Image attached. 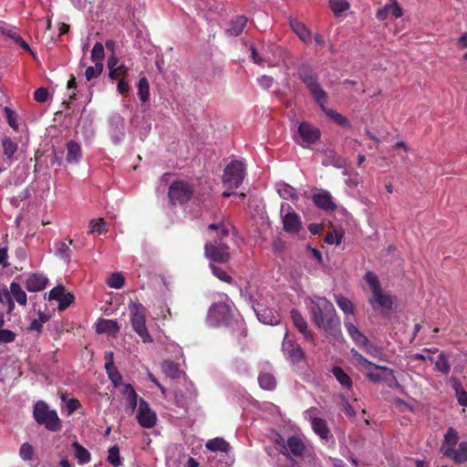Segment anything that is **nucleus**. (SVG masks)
Wrapping results in <instances>:
<instances>
[{
    "mask_svg": "<svg viewBox=\"0 0 467 467\" xmlns=\"http://www.w3.org/2000/svg\"><path fill=\"white\" fill-rule=\"evenodd\" d=\"M310 317L312 322L318 328L338 338L341 336V322L337 315L333 304L326 297L315 296L311 300Z\"/></svg>",
    "mask_w": 467,
    "mask_h": 467,
    "instance_id": "obj_1",
    "label": "nucleus"
},
{
    "mask_svg": "<svg viewBox=\"0 0 467 467\" xmlns=\"http://www.w3.org/2000/svg\"><path fill=\"white\" fill-rule=\"evenodd\" d=\"M208 317L217 326L228 327L238 341L247 336L244 319L236 316L234 310L227 304L217 303L213 305L209 309Z\"/></svg>",
    "mask_w": 467,
    "mask_h": 467,
    "instance_id": "obj_2",
    "label": "nucleus"
},
{
    "mask_svg": "<svg viewBox=\"0 0 467 467\" xmlns=\"http://www.w3.org/2000/svg\"><path fill=\"white\" fill-rule=\"evenodd\" d=\"M459 440V432L452 427L448 428L441 445V452L454 463L464 464L467 462V441H461L456 449Z\"/></svg>",
    "mask_w": 467,
    "mask_h": 467,
    "instance_id": "obj_3",
    "label": "nucleus"
},
{
    "mask_svg": "<svg viewBox=\"0 0 467 467\" xmlns=\"http://www.w3.org/2000/svg\"><path fill=\"white\" fill-rule=\"evenodd\" d=\"M298 78L306 85L314 100L318 106L327 104V93L321 88L317 75L314 72L311 66L304 64L297 69Z\"/></svg>",
    "mask_w": 467,
    "mask_h": 467,
    "instance_id": "obj_4",
    "label": "nucleus"
},
{
    "mask_svg": "<svg viewBox=\"0 0 467 467\" xmlns=\"http://www.w3.org/2000/svg\"><path fill=\"white\" fill-rule=\"evenodd\" d=\"M33 417L39 425L52 432L59 431L62 429V421L57 415V410H50L47 403L44 400H38L34 405Z\"/></svg>",
    "mask_w": 467,
    "mask_h": 467,
    "instance_id": "obj_5",
    "label": "nucleus"
},
{
    "mask_svg": "<svg viewBox=\"0 0 467 467\" xmlns=\"http://www.w3.org/2000/svg\"><path fill=\"white\" fill-rule=\"evenodd\" d=\"M130 323L133 330L143 342H151L152 338L146 327V307L139 300H130L129 303Z\"/></svg>",
    "mask_w": 467,
    "mask_h": 467,
    "instance_id": "obj_6",
    "label": "nucleus"
},
{
    "mask_svg": "<svg viewBox=\"0 0 467 467\" xmlns=\"http://www.w3.org/2000/svg\"><path fill=\"white\" fill-rule=\"evenodd\" d=\"M245 175L244 164L240 161H232L223 171V183L229 189L238 188L244 182Z\"/></svg>",
    "mask_w": 467,
    "mask_h": 467,
    "instance_id": "obj_7",
    "label": "nucleus"
},
{
    "mask_svg": "<svg viewBox=\"0 0 467 467\" xmlns=\"http://www.w3.org/2000/svg\"><path fill=\"white\" fill-rule=\"evenodd\" d=\"M194 188L185 181H174L169 187L168 196L172 204H184L192 197Z\"/></svg>",
    "mask_w": 467,
    "mask_h": 467,
    "instance_id": "obj_8",
    "label": "nucleus"
},
{
    "mask_svg": "<svg viewBox=\"0 0 467 467\" xmlns=\"http://www.w3.org/2000/svg\"><path fill=\"white\" fill-rule=\"evenodd\" d=\"M282 351L285 358L293 364H298L306 359L305 351L296 341L295 337L290 335L287 331L283 338Z\"/></svg>",
    "mask_w": 467,
    "mask_h": 467,
    "instance_id": "obj_9",
    "label": "nucleus"
},
{
    "mask_svg": "<svg viewBox=\"0 0 467 467\" xmlns=\"http://www.w3.org/2000/svg\"><path fill=\"white\" fill-rule=\"evenodd\" d=\"M204 254L211 260L220 264L227 263L230 259L229 246L221 240L205 244Z\"/></svg>",
    "mask_w": 467,
    "mask_h": 467,
    "instance_id": "obj_10",
    "label": "nucleus"
},
{
    "mask_svg": "<svg viewBox=\"0 0 467 467\" xmlns=\"http://www.w3.org/2000/svg\"><path fill=\"white\" fill-rule=\"evenodd\" d=\"M136 419L142 428L150 429L156 424V413L150 408L149 403L142 398H140Z\"/></svg>",
    "mask_w": 467,
    "mask_h": 467,
    "instance_id": "obj_11",
    "label": "nucleus"
},
{
    "mask_svg": "<svg viewBox=\"0 0 467 467\" xmlns=\"http://www.w3.org/2000/svg\"><path fill=\"white\" fill-rule=\"evenodd\" d=\"M399 302L396 296L384 295L381 293V319L388 317L390 321L395 320L398 322L399 315Z\"/></svg>",
    "mask_w": 467,
    "mask_h": 467,
    "instance_id": "obj_12",
    "label": "nucleus"
},
{
    "mask_svg": "<svg viewBox=\"0 0 467 467\" xmlns=\"http://www.w3.org/2000/svg\"><path fill=\"white\" fill-rule=\"evenodd\" d=\"M351 355L353 358L358 363V365L364 369L367 377L373 382H378L379 380V367L376 364L368 361L366 358H364L358 351L354 348L351 349Z\"/></svg>",
    "mask_w": 467,
    "mask_h": 467,
    "instance_id": "obj_13",
    "label": "nucleus"
},
{
    "mask_svg": "<svg viewBox=\"0 0 467 467\" xmlns=\"http://www.w3.org/2000/svg\"><path fill=\"white\" fill-rule=\"evenodd\" d=\"M48 299L57 301L58 310L64 311L74 302L75 296L71 293H66L63 285H57L49 291Z\"/></svg>",
    "mask_w": 467,
    "mask_h": 467,
    "instance_id": "obj_14",
    "label": "nucleus"
},
{
    "mask_svg": "<svg viewBox=\"0 0 467 467\" xmlns=\"http://www.w3.org/2000/svg\"><path fill=\"white\" fill-rule=\"evenodd\" d=\"M298 138L305 143L313 144L319 140L321 132L318 128L307 121H303L297 129Z\"/></svg>",
    "mask_w": 467,
    "mask_h": 467,
    "instance_id": "obj_15",
    "label": "nucleus"
},
{
    "mask_svg": "<svg viewBox=\"0 0 467 467\" xmlns=\"http://www.w3.org/2000/svg\"><path fill=\"white\" fill-rule=\"evenodd\" d=\"M290 317L294 326L301 333L306 341L314 340V334L308 329V324L299 310L293 308L290 311Z\"/></svg>",
    "mask_w": 467,
    "mask_h": 467,
    "instance_id": "obj_16",
    "label": "nucleus"
},
{
    "mask_svg": "<svg viewBox=\"0 0 467 467\" xmlns=\"http://www.w3.org/2000/svg\"><path fill=\"white\" fill-rule=\"evenodd\" d=\"M313 202L317 207L327 212H333L337 209V204L332 195L327 191L315 193L313 195Z\"/></svg>",
    "mask_w": 467,
    "mask_h": 467,
    "instance_id": "obj_17",
    "label": "nucleus"
},
{
    "mask_svg": "<svg viewBox=\"0 0 467 467\" xmlns=\"http://www.w3.org/2000/svg\"><path fill=\"white\" fill-rule=\"evenodd\" d=\"M365 280L372 290V297L369 299L370 305L376 310L379 307V280L372 272H367Z\"/></svg>",
    "mask_w": 467,
    "mask_h": 467,
    "instance_id": "obj_18",
    "label": "nucleus"
},
{
    "mask_svg": "<svg viewBox=\"0 0 467 467\" xmlns=\"http://www.w3.org/2000/svg\"><path fill=\"white\" fill-rule=\"evenodd\" d=\"M48 279L42 274H31L26 280V288L29 292H39L46 288Z\"/></svg>",
    "mask_w": 467,
    "mask_h": 467,
    "instance_id": "obj_19",
    "label": "nucleus"
},
{
    "mask_svg": "<svg viewBox=\"0 0 467 467\" xmlns=\"http://www.w3.org/2000/svg\"><path fill=\"white\" fill-rule=\"evenodd\" d=\"M112 358V352H109L106 355L107 361L105 363V369L113 386L119 387L122 385V376L118 370V368L115 367Z\"/></svg>",
    "mask_w": 467,
    "mask_h": 467,
    "instance_id": "obj_20",
    "label": "nucleus"
},
{
    "mask_svg": "<svg viewBox=\"0 0 467 467\" xmlns=\"http://www.w3.org/2000/svg\"><path fill=\"white\" fill-rule=\"evenodd\" d=\"M310 421L314 432L317 434L320 439L328 441L333 437L326 420L318 417H311Z\"/></svg>",
    "mask_w": 467,
    "mask_h": 467,
    "instance_id": "obj_21",
    "label": "nucleus"
},
{
    "mask_svg": "<svg viewBox=\"0 0 467 467\" xmlns=\"http://www.w3.org/2000/svg\"><path fill=\"white\" fill-rule=\"evenodd\" d=\"M284 230L289 234H296L301 229V221L295 212H288L283 217Z\"/></svg>",
    "mask_w": 467,
    "mask_h": 467,
    "instance_id": "obj_22",
    "label": "nucleus"
},
{
    "mask_svg": "<svg viewBox=\"0 0 467 467\" xmlns=\"http://www.w3.org/2000/svg\"><path fill=\"white\" fill-rule=\"evenodd\" d=\"M289 26L293 32L304 42V43H309L311 41V32L310 30L306 26L304 23L301 21L296 19V18H289Z\"/></svg>",
    "mask_w": 467,
    "mask_h": 467,
    "instance_id": "obj_23",
    "label": "nucleus"
},
{
    "mask_svg": "<svg viewBox=\"0 0 467 467\" xmlns=\"http://www.w3.org/2000/svg\"><path fill=\"white\" fill-rule=\"evenodd\" d=\"M402 8L396 0H389L384 7L381 8V20L391 18H399L402 16Z\"/></svg>",
    "mask_w": 467,
    "mask_h": 467,
    "instance_id": "obj_24",
    "label": "nucleus"
},
{
    "mask_svg": "<svg viewBox=\"0 0 467 467\" xmlns=\"http://www.w3.org/2000/svg\"><path fill=\"white\" fill-rule=\"evenodd\" d=\"M247 25V17L244 16H237L230 22L229 28L226 33L230 36H240Z\"/></svg>",
    "mask_w": 467,
    "mask_h": 467,
    "instance_id": "obj_25",
    "label": "nucleus"
},
{
    "mask_svg": "<svg viewBox=\"0 0 467 467\" xmlns=\"http://www.w3.org/2000/svg\"><path fill=\"white\" fill-rule=\"evenodd\" d=\"M331 372L344 389H347V390L352 389V386H353L352 379L341 367H339V366L333 367L331 369Z\"/></svg>",
    "mask_w": 467,
    "mask_h": 467,
    "instance_id": "obj_26",
    "label": "nucleus"
},
{
    "mask_svg": "<svg viewBox=\"0 0 467 467\" xmlns=\"http://www.w3.org/2000/svg\"><path fill=\"white\" fill-rule=\"evenodd\" d=\"M450 382L451 388L455 392L456 399L458 403L462 407H467V392L463 389L462 384L459 379L456 377H451Z\"/></svg>",
    "mask_w": 467,
    "mask_h": 467,
    "instance_id": "obj_27",
    "label": "nucleus"
},
{
    "mask_svg": "<svg viewBox=\"0 0 467 467\" xmlns=\"http://www.w3.org/2000/svg\"><path fill=\"white\" fill-rule=\"evenodd\" d=\"M119 330V327L116 321L109 319H100L96 326V332L98 334L108 333L115 335Z\"/></svg>",
    "mask_w": 467,
    "mask_h": 467,
    "instance_id": "obj_28",
    "label": "nucleus"
},
{
    "mask_svg": "<svg viewBox=\"0 0 467 467\" xmlns=\"http://www.w3.org/2000/svg\"><path fill=\"white\" fill-rule=\"evenodd\" d=\"M82 157L80 145L75 140L67 142V161L68 163H76Z\"/></svg>",
    "mask_w": 467,
    "mask_h": 467,
    "instance_id": "obj_29",
    "label": "nucleus"
},
{
    "mask_svg": "<svg viewBox=\"0 0 467 467\" xmlns=\"http://www.w3.org/2000/svg\"><path fill=\"white\" fill-rule=\"evenodd\" d=\"M345 327L347 332L358 346L364 347L367 345L368 341L367 337L364 336L354 324L350 322H345Z\"/></svg>",
    "mask_w": 467,
    "mask_h": 467,
    "instance_id": "obj_30",
    "label": "nucleus"
},
{
    "mask_svg": "<svg viewBox=\"0 0 467 467\" xmlns=\"http://www.w3.org/2000/svg\"><path fill=\"white\" fill-rule=\"evenodd\" d=\"M434 362V370L441 372L443 376H448L451 371L449 356L444 351H441Z\"/></svg>",
    "mask_w": 467,
    "mask_h": 467,
    "instance_id": "obj_31",
    "label": "nucleus"
},
{
    "mask_svg": "<svg viewBox=\"0 0 467 467\" xmlns=\"http://www.w3.org/2000/svg\"><path fill=\"white\" fill-rule=\"evenodd\" d=\"M319 107L326 114V116L329 118L331 120H333L335 123L338 124L342 128H350V122L346 117L331 109L326 108V104H323V106Z\"/></svg>",
    "mask_w": 467,
    "mask_h": 467,
    "instance_id": "obj_32",
    "label": "nucleus"
},
{
    "mask_svg": "<svg viewBox=\"0 0 467 467\" xmlns=\"http://www.w3.org/2000/svg\"><path fill=\"white\" fill-rule=\"evenodd\" d=\"M287 448L295 456H302L306 451V445L298 436H291L287 440Z\"/></svg>",
    "mask_w": 467,
    "mask_h": 467,
    "instance_id": "obj_33",
    "label": "nucleus"
},
{
    "mask_svg": "<svg viewBox=\"0 0 467 467\" xmlns=\"http://www.w3.org/2000/svg\"><path fill=\"white\" fill-rule=\"evenodd\" d=\"M381 381H384V383L391 389L401 388L394 370L383 366H381Z\"/></svg>",
    "mask_w": 467,
    "mask_h": 467,
    "instance_id": "obj_34",
    "label": "nucleus"
},
{
    "mask_svg": "<svg viewBox=\"0 0 467 467\" xmlns=\"http://www.w3.org/2000/svg\"><path fill=\"white\" fill-rule=\"evenodd\" d=\"M205 447L211 451L228 452L231 450L230 444L223 438L219 437L209 440L206 442Z\"/></svg>",
    "mask_w": 467,
    "mask_h": 467,
    "instance_id": "obj_35",
    "label": "nucleus"
},
{
    "mask_svg": "<svg viewBox=\"0 0 467 467\" xmlns=\"http://www.w3.org/2000/svg\"><path fill=\"white\" fill-rule=\"evenodd\" d=\"M13 300H16L20 306H26L27 296L18 283L12 282L10 290H8Z\"/></svg>",
    "mask_w": 467,
    "mask_h": 467,
    "instance_id": "obj_36",
    "label": "nucleus"
},
{
    "mask_svg": "<svg viewBox=\"0 0 467 467\" xmlns=\"http://www.w3.org/2000/svg\"><path fill=\"white\" fill-rule=\"evenodd\" d=\"M259 386L265 390H274L276 388L275 376L268 372H261L258 376Z\"/></svg>",
    "mask_w": 467,
    "mask_h": 467,
    "instance_id": "obj_37",
    "label": "nucleus"
},
{
    "mask_svg": "<svg viewBox=\"0 0 467 467\" xmlns=\"http://www.w3.org/2000/svg\"><path fill=\"white\" fill-rule=\"evenodd\" d=\"M75 451V457L79 464H86L90 462V452L83 447L79 442L74 441L71 444Z\"/></svg>",
    "mask_w": 467,
    "mask_h": 467,
    "instance_id": "obj_38",
    "label": "nucleus"
},
{
    "mask_svg": "<svg viewBox=\"0 0 467 467\" xmlns=\"http://www.w3.org/2000/svg\"><path fill=\"white\" fill-rule=\"evenodd\" d=\"M74 244L73 240H69L68 244L65 242H58L55 245L56 254L62 258L65 262L69 263L71 258V250L69 245Z\"/></svg>",
    "mask_w": 467,
    "mask_h": 467,
    "instance_id": "obj_39",
    "label": "nucleus"
},
{
    "mask_svg": "<svg viewBox=\"0 0 467 467\" xmlns=\"http://www.w3.org/2000/svg\"><path fill=\"white\" fill-rule=\"evenodd\" d=\"M88 227V234H97L99 235L108 232V226L103 218L90 220Z\"/></svg>",
    "mask_w": 467,
    "mask_h": 467,
    "instance_id": "obj_40",
    "label": "nucleus"
},
{
    "mask_svg": "<svg viewBox=\"0 0 467 467\" xmlns=\"http://www.w3.org/2000/svg\"><path fill=\"white\" fill-rule=\"evenodd\" d=\"M335 301L338 307L346 314L350 315L354 313V305L353 303L344 296L343 295H336Z\"/></svg>",
    "mask_w": 467,
    "mask_h": 467,
    "instance_id": "obj_41",
    "label": "nucleus"
},
{
    "mask_svg": "<svg viewBox=\"0 0 467 467\" xmlns=\"http://www.w3.org/2000/svg\"><path fill=\"white\" fill-rule=\"evenodd\" d=\"M137 88L140 99L142 102H147L150 99V85L146 77L140 78Z\"/></svg>",
    "mask_w": 467,
    "mask_h": 467,
    "instance_id": "obj_42",
    "label": "nucleus"
},
{
    "mask_svg": "<svg viewBox=\"0 0 467 467\" xmlns=\"http://www.w3.org/2000/svg\"><path fill=\"white\" fill-rule=\"evenodd\" d=\"M210 268L214 276H216L219 280L232 285L234 283L233 277L228 275L222 267L210 264Z\"/></svg>",
    "mask_w": 467,
    "mask_h": 467,
    "instance_id": "obj_43",
    "label": "nucleus"
},
{
    "mask_svg": "<svg viewBox=\"0 0 467 467\" xmlns=\"http://www.w3.org/2000/svg\"><path fill=\"white\" fill-rule=\"evenodd\" d=\"M130 68L124 64H120L118 67H114L113 70L109 72V78L112 80L115 79H125L129 75Z\"/></svg>",
    "mask_w": 467,
    "mask_h": 467,
    "instance_id": "obj_44",
    "label": "nucleus"
},
{
    "mask_svg": "<svg viewBox=\"0 0 467 467\" xmlns=\"http://www.w3.org/2000/svg\"><path fill=\"white\" fill-rule=\"evenodd\" d=\"M328 4L336 16L349 8V4L346 0H330Z\"/></svg>",
    "mask_w": 467,
    "mask_h": 467,
    "instance_id": "obj_45",
    "label": "nucleus"
},
{
    "mask_svg": "<svg viewBox=\"0 0 467 467\" xmlns=\"http://www.w3.org/2000/svg\"><path fill=\"white\" fill-rule=\"evenodd\" d=\"M108 462L114 467H119L121 465L119 448L118 445H114L109 449Z\"/></svg>",
    "mask_w": 467,
    "mask_h": 467,
    "instance_id": "obj_46",
    "label": "nucleus"
},
{
    "mask_svg": "<svg viewBox=\"0 0 467 467\" xmlns=\"http://www.w3.org/2000/svg\"><path fill=\"white\" fill-rule=\"evenodd\" d=\"M107 284L109 287L119 289L125 284V277L120 273H113L109 277Z\"/></svg>",
    "mask_w": 467,
    "mask_h": 467,
    "instance_id": "obj_47",
    "label": "nucleus"
},
{
    "mask_svg": "<svg viewBox=\"0 0 467 467\" xmlns=\"http://www.w3.org/2000/svg\"><path fill=\"white\" fill-rule=\"evenodd\" d=\"M105 57L104 47L101 43L97 42L91 51V60L94 63H102Z\"/></svg>",
    "mask_w": 467,
    "mask_h": 467,
    "instance_id": "obj_48",
    "label": "nucleus"
},
{
    "mask_svg": "<svg viewBox=\"0 0 467 467\" xmlns=\"http://www.w3.org/2000/svg\"><path fill=\"white\" fill-rule=\"evenodd\" d=\"M103 70V64L102 63H95V66H89L87 67L85 71V77L87 80H91L93 78H98Z\"/></svg>",
    "mask_w": 467,
    "mask_h": 467,
    "instance_id": "obj_49",
    "label": "nucleus"
},
{
    "mask_svg": "<svg viewBox=\"0 0 467 467\" xmlns=\"http://www.w3.org/2000/svg\"><path fill=\"white\" fill-rule=\"evenodd\" d=\"M4 320L0 319V327H2ZM16 334L9 329L0 328V343H12L16 340Z\"/></svg>",
    "mask_w": 467,
    "mask_h": 467,
    "instance_id": "obj_50",
    "label": "nucleus"
},
{
    "mask_svg": "<svg viewBox=\"0 0 467 467\" xmlns=\"http://www.w3.org/2000/svg\"><path fill=\"white\" fill-rule=\"evenodd\" d=\"M162 370L171 378L172 379H175L178 377L179 375V368L177 367V365L171 361V360H165L163 363H162Z\"/></svg>",
    "mask_w": 467,
    "mask_h": 467,
    "instance_id": "obj_51",
    "label": "nucleus"
},
{
    "mask_svg": "<svg viewBox=\"0 0 467 467\" xmlns=\"http://www.w3.org/2000/svg\"><path fill=\"white\" fill-rule=\"evenodd\" d=\"M3 148L5 155H6L8 158H11L17 150V144L14 142L10 138H5L3 140Z\"/></svg>",
    "mask_w": 467,
    "mask_h": 467,
    "instance_id": "obj_52",
    "label": "nucleus"
},
{
    "mask_svg": "<svg viewBox=\"0 0 467 467\" xmlns=\"http://www.w3.org/2000/svg\"><path fill=\"white\" fill-rule=\"evenodd\" d=\"M33 455H34L33 446L28 442L23 443L19 449V456L24 461H30L33 458Z\"/></svg>",
    "mask_w": 467,
    "mask_h": 467,
    "instance_id": "obj_53",
    "label": "nucleus"
},
{
    "mask_svg": "<svg viewBox=\"0 0 467 467\" xmlns=\"http://www.w3.org/2000/svg\"><path fill=\"white\" fill-rule=\"evenodd\" d=\"M48 99V90L47 88H38L35 90L34 92V99L36 101V102H39V103H44Z\"/></svg>",
    "mask_w": 467,
    "mask_h": 467,
    "instance_id": "obj_54",
    "label": "nucleus"
},
{
    "mask_svg": "<svg viewBox=\"0 0 467 467\" xmlns=\"http://www.w3.org/2000/svg\"><path fill=\"white\" fill-rule=\"evenodd\" d=\"M4 111L5 113V117L7 119L9 126L12 127L14 130H17V124H16V118H15V112L8 107H5L4 109Z\"/></svg>",
    "mask_w": 467,
    "mask_h": 467,
    "instance_id": "obj_55",
    "label": "nucleus"
},
{
    "mask_svg": "<svg viewBox=\"0 0 467 467\" xmlns=\"http://www.w3.org/2000/svg\"><path fill=\"white\" fill-rule=\"evenodd\" d=\"M117 90L123 97H125V98L128 97L129 92H130V86H129L128 82L125 81V79L119 80V82L117 84Z\"/></svg>",
    "mask_w": 467,
    "mask_h": 467,
    "instance_id": "obj_56",
    "label": "nucleus"
},
{
    "mask_svg": "<svg viewBox=\"0 0 467 467\" xmlns=\"http://www.w3.org/2000/svg\"><path fill=\"white\" fill-rule=\"evenodd\" d=\"M81 406L80 402L77 399H69L67 401V413L68 414H72L74 411H76L79 407Z\"/></svg>",
    "mask_w": 467,
    "mask_h": 467,
    "instance_id": "obj_57",
    "label": "nucleus"
},
{
    "mask_svg": "<svg viewBox=\"0 0 467 467\" xmlns=\"http://www.w3.org/2000/svg\"><path fill=\"white\" fill-rule=\"evenodd\" d=\"M125 399H126L131 411H134L136 410L137 406L139 407L138 401L140 402V399H139L137 392L134 394L130 393V397H127Z\"/></svg>",
    "mask_w": 467,
    "mask_h": 467,
    "instance_id": "obj_58",
    "label": "nucleus"
},
{
    "mask_svg": "<svg viewBox=\"0 0 467 467\" xmlns=\"http://www.w3.org/2000/svg\"><path fill=\"white\" fill-rule=\"evenodd\" d=\"M342 401H343L344 412H345L346 416H348L349 418H354L356 416V412H355L354 409L352 408V406L348 401V400L344 396H342Z\"/></svg>",
    "mask_w": 467,
    "mask_h": 467,
    "instance_id": "obj_59",
    "label": "nucleus"
},
{
    "mask_svg": "<svg viewBox=\"0 0 467 467\" xmlns=\"http://www.w3.org/2000/svg\"><path fill=\"white\" fill-rule=\"evenodd\" d=\"M3 34L13 39L16 43H17L18 39L22 38L16 28H5L3 30Z\"/></svg>",
    "mask_w": 467,
    "mask_h": 467,
    "instance_id": "obj_60",
    "label": "nucleus"
},
{
    "mask_svg": "<svg viewBox=\"0 0 467 467\" xmlns=\"http://www.w3.org/2000/svg\"><path fill=\"white\" fill-rule=\"evenodd\" d=\"M258 83L264 88H269L274 83V78L265 75L258 78Z\"/></svg>",
    "mask_w": 467,
    "mask_h": 467,
    "instance_id": "obj_61",
    "label": "nucleus"
},
{
    "mask_svg": "<svg viewBox=\"0 0 467 467\" xmlns=\"http://www.w3.org/2000/svg\"><path fill=\"white\" fill-rule=\"evenodd\" d=\"M250 50H251V57L253 59V61L255 64L262 66L264 64V59L259 56V54L254 45L251 46Z\"/></svg>",
    "mask_w": 467,
    "mask_h": 467,
    "instance_id": "obj_62",
    "label": "nucleus"
},
{
    "mask_svg": "<svg viewBox=\"0 0 467 467\" xmlns=\"http://www.w3.org/2000/svg\"><path fill=\"white\" fill-rule=\"evenodd\" d=\"M341 239L342 236H336L333 233H327L325 236V242L329 244H339L341 243Z\"/></svg>",
    "mask_w": 467,
    "mask_h": 467,
    "instance_id": "obj_63",
    "label": "nucleus"
},
{
    "mask_svg": "<svg viewBox=\"0 0 467 467\" xmlns=\"http://www.w3.org/2000/svg\"><path fill=\"white\" fill-rule=\"evenodd\" d=\"M42 327H43V324L40 320H37V319H33L29 325V327L28 329L30 331H36V332H41L42 331Z\"/></svg>",
    "mask_w": 467,
    "mask_h": 467,
    "instance_id": "obj_64",
    "label": "nucleus"
}]
</instances>
